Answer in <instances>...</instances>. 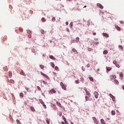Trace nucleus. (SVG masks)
Here are the masks:
<instances>
[{"label":"nucleus","mask_w":124,"mask_h":124,"mask_svg":"<svg viewBox=\"0 0 124 124\" xmlns=\"http://www.w3.org/2000/svg\"><path fill=\"white\" fill-rule=\"evenodd\" d=\"M40 73L41 75L44 76V77H45V78H47V79H49V77H48V76L45 75V74L43 73L42 72H40Z\"/></svg>","instance_id":"5"},{"label":"nucleus","mask_w":124,"mask_h":124,"mask_svg":"<svg viewBox=\"0 0 124 124\" xmlns=\"http://www.w3.org/2000/svg\"><path fill=\"white\" fill-rule=\"evenodd\" d=\"M89 80L92 81V82H93V77H89Z\"/></svg>","instance_id":"28"},{"label":"nucleus","mask_w":124,"mask_h":124,"mask_svg":"<svg viewBox=\"0 0 124 124\" xmlns=\"http://www.w3.org/2000/svg\"><path fill=\"white\" fill-rule=\"evenodd\" d=\"M57 103L58 106H59L60 107H61V108H62V104H61V103H58V102Z\"/></svg>","instance_id":"40"},{"label":"nucleus","mask_w":124,"mask_h":124,"mask_svg":"<svg viewBox=\"0 0 124 124\" xmlns=\"http://www.w3.org/2000/svg\"><path fill=\"white\" fill-rule=\"evenodd\" d=\"M89 97L88 96H85L86 101H92V99H90Z\"/></svg>","instance_id":"7"},{"label":"nucleus","mask_w":124,"mask_h":124,"mask_svg":"<svg viewBox=\"0 0 124 124\" xmlns=\"http://www.w3.org/2000/svg\"><path fill=\"white\" fill-rule=\"evenodd\" d=\"M64 123H65V124H67V121H65Z\"/></svg>","instance_id":"58"},{"label":"nucleus","mask_w":124,"mask_h":124,"mask_svg":"<svg viewBox=\"0 0 124 124\" xmlns=\"http://www.w3.org/2000/svg\"><path fill=\"white\" fill-rule=\"evenodd\" d=\"M82 70H83V71H85V68L84 67H82Z\"/></svg>","instance_id":"52"},{"label":"nucleus","mask_w":124,"mask_h":124,"mask_svg":"<svg viewBox=\"0 0 124 124\" xmlns=\"http://www.w3.org/2000/svg\"><path fill=\"white\" fill-rule=\"evenodd\" d=\"M107 120L109 121V120H110V118H107Z\"/></svg>","instance_id":"64"},{"label":"nucleus","mask_w":124,"mask_h":124,"mask_svg":"<svg viewBox=\"0 0 124 124\" xmlns=\"http://www.w3.org/2000/svg\"><path fill=\"white\" fill-rule=\"evenodd\" d=\"M43 57H45V54H43Z\"/></svg>","instance_id":"62"},{"label":"nucleus","mask_w":124,"mask_h":124,"mask_svg":"<svg viewBox=\"0 0 124 124\" xmlns=\"http://www.w3.org/2000/svg\"><path fill=\"white\" fill-rule=\"evenodd\" d=\"M55 70H56V71H59V67L55 66Z\"/></svg>","instance_id":"36"},{"label":"nucleus","mask_w":124,"mask_h":124,"mask_svg":"<svg viewBox=\"0 0 124 124\" xmlns=\"http://www.w3.org/2000/svg\"><path fill=\"white\" fill-rule=\"evenodd\" d=\"M39 101L40 103H41V104H42V105L44 106V107H46V105H45V104H44V102H43V100H42V99H40Z\"/></svg>","instance_id":"6"},{"label":"nucleus","mask_w":124,"mask_h":124,"mask_svg":"<svg viewBox=\"0 0 124 124\" xmlns=\"http://www.w3.org/2000/svg\"><path fill=\"white\" fill-rule=\"evenodd\" d=\"M115 114H116V112H115V111H114V110L111 111V115H112L113 116H114V115H115Z\"/></svg>","instance_id":"22"},{"label":"nucleus","mask_w":124,"mask_h":124,"mask_svg":"<svg viewBox=\"0 0 124 124\" xmlns=\"http://www.w3.org/2000/svg\"><path fill=\"white\" fill-rule=\"evenodd\" d=\"M87 67H90V64H87Z\"/></svg>","instance_id":"57"},{"label":"nucleus","mask_w":124,"mask_h":124,"mask_svg":"<svg viewBox=\"0 0 124 124\" xmlns=\"http://www.w3.org/2000/svg\"><path fill=\"white\" fill-rule=\"evenodd\" d=\"M113 63L114 64H117V61H113Z\"/></svg>","instance_id":"43"},{"label":"nucleus","mask_w":124,"mask_h":124,"mask_svg":"<svg viewBox=\"0 0 124 124\" xmlns=\"http://www.w3.org/2000/svg\"><path fill=\"white\" fill-rule=\"evenodd\" d=\"M72 52H73L74 53H76V54H78V51H77V50H76V49H75V48H73L72 49Z\"/></svg>","instance_id":"10"},{"label":"nucleus","mask_w":124,"mask_h":124,"mask_svg":"<svg viewBox=\"0 0 124 124\" xmlns=\"http://www.w3.org/2000/svg\"><path fill=\"white\" fill-rule=\"evenodd\" d=\"M100 122L101 124H106V123H105V121H104L102 119L100 120Z\"/></svg>","instance_id":"13"},{"label":"nucleus","mask_w":124,"mask_h":124,"mask_svg":"<svg viewBox=\"0 0 124 124\" xmlns=\"http://www.w3.org/2000/svg\"><path fill=\"white\" fill-rule=\"evenodd\" d=\"M73 27V23L71 22L70 24V27L71 28V29H72Z\"/></svg>","instance_id":"26"},{"label":"nucleus","mask_w":124,"mask_h":124,"mask_svg":"<svg viewBox=\"0 0 124 124\" xmlns=\"http://www.w3.org/2000/svg\"><path fill=\"white\" fill-rule=\"evenodd\" d=\"M94 44H95V45H97L99 44V42H96L94 43Z\"/></svg>","instance_id":"46"},{"label":"nucleus","mask_w":124,"mask_h":124,"mask_svg":"<svg viewBox=\"0 0 124 124\" xmlns=\"http://www.w3.org/2000/svg\"><path fill=\"white\" fill-rule=\"evenodd\" d=\"M80 81L84 83V78H80Z\"/></svg>","instance_id":"38"},{"label":"nucleus","mask_w":124,"mask_h":124,"mask_svg":"<svg viewBox=\"0 0 124 124\" xmlns=\"http://www.w3.org/2000/svg\"><path fill=\"white\" fill-rule=\"evenodd\" d=\"M109 96L111 98H112L113 101H115V96H114V95H113L112 94L110 93L109 94Z\"/></svg>","instance_id":"9"},{"label":"nucleus","mask_w":124,"mask_h":124,"mask_svg":"<svg viewBox=\"0 0 124 124\" xmlns=\"http://www.w3.org/2000/svg\"><path fill=\"white\" fill-rule=\"evenodd\" d=\"M115 65H116V67L120 68V65H119V64L117 63Z\"/></svg>","instance_id":"41"},{"label":"nucleus","mask_w":124,"mask_h":124,"mask_svg":"<svg viewBox=\"0 0 124 124\" xmlns=\"http://www.w3.org/2000/svg\"><path fill=\"white\" fill-rule=\"evenodd\" d=\"M75 83H76V84H79V80H76L75 81Z\"/></svg>","instance_id":"44"},{"label":"nucleus","mask_w":124,"mask_h":124,"mask_svg":"<svg viewBox=\"0 0 124 124\" xmlns=\"http://www.w3.org/2000/svg\"><path fill=\"white\" fill-rule=\"evenodd\" d=\"M86 7H87V6H84V7H83V8H86Z\"/></svg>","instance_id":"63"},{"label":"nucleus","mask_w":124,"mask_h":124,"mask_svg":"<svg viewBox=\"0 0 124 124\" xmlns=\"http://www.w3.org/2000/svg\"><path fill=\"white\" fill-rule=\"evenodd\" d=\"M60 85L64 91H66V85H64L62 82L60 83Z\"/></svg>","instance_id":"1"},{"label":"nucleus","mask_w":124,"mask_h":124,"mask_svg":"<svg viewBox=\"0 0 124 124\" xmlns=\"http://www.w3.org/2000/svg\"><path fill=\"white\" fill-rule=\"evenodd\" d=\"M51 64L52 67H53V68H54L55 67V64L54 63V62H51Z\"/></svg>","instance_id":"29"},{"label":"nucleus","mask_w":124,"mask_h":124,"mask_svg":"<svg viewBox=\"0 0 124 124\" xmlns=\"http://www.w3.org/2000/svg\"><path fill=\"white\" fill-rule=\"evenodd\" d=\"M76 40H77V41H78V42H79V41L80 40V39L79 38V37H77L76 38Z\"/></svg>","instance_id":"37"},{"label":"nucleus","mask_w":124,"mask_h":124,"mask_svg":"<svg viewBox=\"0 0 124 124\" xmlns=\"http://www.w3.org/2000/svg\"><path fill=\"white\" fill-rule=\"evenodd\" d=\"M119 48L120 49H121V50H124L123 46H119Z\"/></svg>","instance_id":"39"},{"label":"nucleus","mask_w":124,"mask_h":124,"mask_svg":"<svg viewBox=\"0 0 124 124\" xmlns=\"http://www.w3.org/2000/svg\"><path fill=\"white\" fill-rule=\"evenodd\" d=\"M120 23L121 24H124V21H120Z\"/></svg>","instance_id":"53"},{"label":"nucleus","mask_w":124,"mask_h":124,"mask_svg":"<svg viewBox=\"0 0 124 124\" xmlns=\"http://www.w3.org/2000/svg\"><path fill=\"white\" fill-rule=\"evenodd\" d=\"M103 53L104 55H107V54H108V51L104 50Z\"/></svg>","instance_id":"17"},{"label":"nucleus","mask_w":124,"mask_h":124,"mask_svg":"<svg viewBox=\"0 0 124 124\" xmlns=\"http://www.w3.org/2000/svg\"><path fill=\"white\" fill-rule=\"evenodd\" d=\"M123 89L124 90V85L123 86Z\"/></svg>","instance_id":"60"},{"label":"nucleus","mask_w":124,"mask_h":124,"mask_svg":"<svg viewBox=\"0 0 124 124\" xmlns=\"http://www.w3.org/2000/svg\"><path fill=\"white\" fill-rule=\"evenodd\" d=\"M110 78L111 80H115L116 78H117V77L115 75H112L110 76Z\"/></svg>","instance_id":"4"},{"label":"nucleus","mask_w":124,"mask_h":124,"mask_svg":"<svg viewBox=\"0 0 124 124\" xmlns=\"http://www.w3.org/2000/svg\"><path fill=\"white\" fill-rule=\"evenodd\" d=\"M115 27L116 28V29L117 31H121V28H120V27L118 26V25H115Z\"/></svg>","instance_id":"11"},{"label":"nucleus","mask_w":124,"mask_h":124,"mask_svg":"<svg viewBox=\"0 0 124 124\" xmlns=\"http://www.w3.org/2000/svg\"><path fill=\"white\" fill-rule=\"evenodd\" d=\"M19 95L21 97H24V94L22 93H20Z\"/></svg>","instance_id":"31"},{"label":"nucleus","mask_w":124,"mask_h":124,"mask_svg":"<svg viewBox=\"0 0 124 124\" xmlns=\"http://www.w3.org/2000/svg\"><path fill=\"white\" fill-rule=\"evenodd\" d=\"M93 94L94 95L95 98H96V99H97V98H98V93H97V92H95Z\"/></svg>","instance_id":"3"},{"label":"nucleus","mask_w":124,"mask_h":124,"mask_svg":"<svg viewBox=\"0 0 124 124\" xmlns=\"http://www.w3.org/2000/svg\"><path fill=\"white\" fill-rule=\"evenodd\" d=\"M46 123L47 124H50V121H49V119H46Z\"/></svg>","instance_id":"27"},{"label":"nucleus","mask_w":124,"mask_h":124,"mask_svg":"<svg viewBox=\"0 0 124 124\" xmlns=\"http://www.w3.org/2000/svg\"><path fill=\"white\" fill-rule=\"evenodd\" d=\"M42 21L43 22H46V19H45V18L42 17Z\"/></svg>","instance_id":"33"},{"label":"nucleus","mask_w":124,"mask_h":124,"mask_svg":"<svg viewBox=\"0 0 124 124\" xmlns=\"http://www.w3.org/2000/svg\"><path fill=\"white\" fill-rule=\"evenodd\" d=\"M49 58H50L51 60H53L54 61L56 60V58H55V57L52 55L49 56Z\"/></svg>","instance_id":"16"},{"label":"nucleus","mask_w":124,"mask_h":124,"mask_svg":"<svg viewBox=\"0 0 124 124\" xmlns=\"http://www.w3.org/2000/svg\"><path fill=\"white\" fill-rule=\"evenodd\" d=\"M37 89H38V91H41V88H40V87L39 86H37Z\"/></svg>","instance_id":"45"},{"label":"nucleus","mask_w":124,"mask_h":124,"mask_svg":"<svg viewBox=\"0 0 124 124\" xmlns=\"http://www.w3.org/2000/svg\"><path fill=\"white\" fill-rule=\"evenodd\" d=\"M97 6L99 7V8H101V9H103V6H102V5H101L100 3H97Z\"/></svg>","instance_id":"8"},{"label":"nucleus","mask_w":124,"mask_h":124,"mask_svg":"<svg viewBox=\"0 0 124 124\" xmlns=\"http://www.w3.org/2000/svg\"><path fill=\"white\" fill-rule=\"evenodd\" d=\"M97 40H98V38H95V39H94V41H97Z\"/></svg>","instance_id":"54"},{"label":"nucleus","mask_w":124,"mask_h":124,"mask_svg":"<svg viewBox=\"0 0 124 124\" xmlns=\"http://www.w3.org/2000/svg\"><path fill=\"white\" fill-rule=\"evenodd\" d=\"M50 92H52V93H57L56 92V90H55V89H52L50 90Z\"/></svg>","instance_id":"19"},{"label":"nucleus","mask_w":124,"mask_h":124,"mask_svg":"<svg viewBox=\"0 0 124 124\" xmlns=\"http://www.w3.org/2000/svg\"><path fill=\"white\" fill-rule=\"evenodd\" d=\"M62 111L59 112V116L60 117H62Z\"/></svg>","instance_id":"42"},{"label":"nucleus","mask_w":124,"mask_h":124,"mask_svg":"<svg viewBox=\"0 0 124 124\" xmlns=\"http://www.w3.org/2000/svg\"><path fill=\"white\" fill-rule=\"evenodd\" d=\"M43 84H47V82H46L45 81H43Z\"/></svg>","instance_id":"51"},{"label":"nucleus","mask_w":124,"mask_h":124,"mask_svg":"<svg viewBox=\"0 0 124 124\" xmlns=\"http://www.w3.org/2000/svg\"><path fill=\"white\" fill-rule=\"evenodd\" d=\"M51 21L52 22H55V21H56V18H55V17H53L52 19H51Z\"/></svg>","instance_id":"34"},{"label":"nucleus","mask_w":124,"mask_h":124,"mask_svg":"<svg viewBox=\"0 0 124 124\" xmlns=\"http://www.w3.org/2000/svg\"><path fill=\"white\" fill-rule=\"evenodd\" d=\"M103 36H105V37H109V35L106 33H103Z\"/></svg>","instance_id":"14"},{"label":"nucleus","mask_w":124,"mask_h":124,"mask_svg":"<svg viewBox=\"0 0 124 124\" xmlns=\"http://www.w3.org/2000/svg\"><path fill=\"white\" fill-rule=\"evenodd\" d=\"M25 90H26L27 92H29V88H28V87H25Z\"/></svg>","instance_id":"50"},{"label":"nucleus","mask_w":124,"mask_h":124,"mask_svg":"<svg viewBox=\"0 0 124 124\" xmlns=\"http://www.w3.org/2000/svg\"><path fill=\"white\" fill-rule=\"evenodd\" d=\"M93 35H96V33L95 32L93 33Z\"/></svg>","instance_id":"55"},{"label":"nucleus","mask_w":124,"mask_h":124,"mask_svg":"<svg viewBox=\"0 0 124 124\" xmlns=\"http://www.w3.org/2000/svg\"><path fill=\"white\" fill-rule=\"evenodd\" d=\"M20 74L21 75H23V76H26V74H25V73H24L23 70H22L21 72H20Z\"/></svg>","instance_id":"20"},{"label":"nucleus","mask_w":124,"mask_h":124,"mask_svg":"<svg viewBox=\"0 0 124 124\" xmlns=\"http://www.w3.org/2000/svg\"><path fill=\"white\" fill-rule=\"evenodd\" d=\"M11 95L12 96L13 100H15V96H14V94H13V93H11Z\"/></svg>","instance_id":"23"},{"label":"nucleus","mask_w":124,"mask_h":124,"mask_svg":"<svg viewBox=\"0 0 124 124\" xmlns=\"http://www.w3.org/2000/svg\"><path fill=\"white\" fill-rule=\"evenodd\" d=\"M16 123H17V124H21V122L19 120L17 119V120H16Z\"/></svg>","instance_id":"25"},{"label":"nucleus","mask_w":124,"mask_h":124,"mask_svg":"<svg viewBox=\"0 0 124 124\" xmlns=\"http://www.w3.org/2000/svg\"><path fill=\"white\" fill-rule=\"evenodd\" d=\"M67 31L69 32V29L67 30Z\"/></svg>","instance_id":"61"},{"label":"nucleus","mask_w":124,"mask_h":124,"mask_svg":"<svg viewBox=\"0 0 124 124\" xmlns=\"http://www.w3.org/2000/svg\"><path fill=\"white\" fill-rule=\"evenodd\" d=\"M88 51H89V52H91V51H92V48H88Z\"/></svg>","instance_id":"48"},{"label":"nucleus","mask_w":124,"mask_h":124,"mask_svg":"<svg viewBox=\"0 0 124 124\" xmlns=\"http://www.w3.org/2000/svg\"><path fill=\"white\" fill-rule=\"evenodd\" d=\"M31 110L32 111V112H34L35 111V109H34V108H33V107H31Z\"/></svg>","instance_id":"18"},{"label":"nucleus","mask_w":124,"mask_h":124,"mask_svg":"<svg viewBox=\"0 0 124 124\" xmlns=\"http://www.w3.org/2000/svg\"><path fill=\"white\" fill-rule=\"evenodd\" d=\"M41 33H42V34H44V33H45L44 31L41 30Z\"/></svg>","instance_id":"47"},{"label":"nucleus","mask_w":124,"mask_h":124,"mask_svg":"<svg viewBox=\"0 0 124 124\" xmlns=\"http://www.w3.org/2000/svg\"><path fill=\"white\" fill-rule=\"evenodd\" d=\"M62 118H63V120L64 121V122H66V118H65V117H64V116L63 115L62 116Z\"/></svg>","instance_id":"35"},{"label":"nucleus","mask_w":124,"mask_h":124,"mask_svg":"<svg viewBox=\"0 0 124 124\" xmlns=\"http://www.w3.org/2000/svg\"><path fill=\"white\" fill-rule=\"evenodd\" d=\"M84 91L86 92V95L89 96V97H91V96H92L90 93L89 92L88 90H87V88H86V87L84 88Z\"/></svg>","instance_id":"2"},{"label":"nucleus","mask_w":124,"mask_h":124,"mask_svg":"<svg viewBox=\"0 0 124 124\" xmlns=\"http://www.w3.org/2000/svg\"><path fill=\"white\" fill-rule=\"evenodd\" d=\"M106 69H107V71H108H108H110V70H111V69H112V67H106Z\"/></svg>","instance_id":"12"},{"label":"nucleus","mask_w":124,"mask_h":124,"mask_svg":"<svg viewBox=\"0 0 124 124\" xmlns=\"http://www.w3.org/2000/svg\"><path fill=\"white\" fill-rule=\"evenodd\" d=\"M19 31H23V29L19 28Z\"/></svg>","instance_id":"49"},{"label":"nucleus","mask_w":124,"mask_h":124,"mask_svg":"<svg viewBox=\"0 0 124 124\" xmlns=\"http://www.w3.org/2000/svg\"><path fill=\"white\" fill-rule=\"evenodd\" d=\"M72 43H78V41L76 40H72Z\"/></svg>","instance_id":"24"},{"label":"nucleus","mask_w":124,"mask_h":124,"mask_svg":"<svg viewBox=\"0 0 124 124\" xmlns=\"http://www.w3.org/2000/svg\"><path fill=\"white\" fill-rule=\"evenodd\" d=\"M65 24H66V25L67 26H68V22H66Z\"/></svg>","instance_id":"56"},{"label":"nucleus","mask_w":124,"mask_h":124,"mask_svg":"<svg viewBox=\"0 0 124 124\" xmlns=\"http://www.w3.org/2000/svg\"><path fill=\"white\" fill-rule=\"evenodd\" d=\"M114 83L115 84H116V85H119V81L117 79L114 80Z\"/></svg>","instance_id":"21"},{"label":"nucleus","mask_w":124,"mask_h":124,"mask_svg":"<svg viewBox=\"0 0 124 124\" xmlns=\"http://www.w3.org/2000/svg\"><path fill=\"white\" fill-rule=\"evenodd\" d=\"M93 120L94 121V123H95V124H98V122H97V121L96 120V118L95 117H93Z\"/></svg>","instance_id":"15"},{"label":"nucleus","mask_w":124,"mask_h":124,"mask_svg":"<svg viewBox=\"0 0 124 124\" xmlns=\"http://www.w3.org/2000/svg\"><path fill=\"white\" fill-rule=\"evenodd\" d=\"M40 67L41 68V69L44 70V66L43 65H40Z\"/></svg>","instance_id":"30"},{"label":"nucleus","mask_w":124,"mask_h":124,"mask_svg":"<svg viewBox=\"0 0 124 124\" xmlns=\"http://www.w3.org/2000/svg\"><path fill=\"white\" fill-rule=\"evenodd\" d=\"M120 77H121L122 78H123V77H124V74L123 73H120Z\"/></svg>","instance_id":"32"},{"label":"nucleus","mask_w":124,"mask_h":124,"mask_svg":"<svg viewBox=\"0 0 124 124\" xmlns=\"http://www.w3.org/2000/svg\"><path fill=\"white\" fill-rule=\"evenodd\" d=\"M61 124H64V122H61Z\"/></svg>","instance_id":"59"}]
</instances>
